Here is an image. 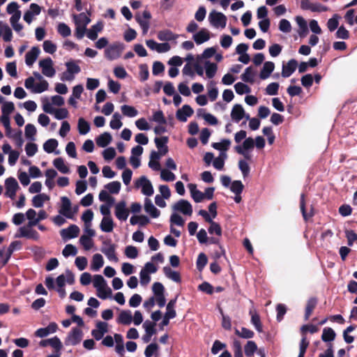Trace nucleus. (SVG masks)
Listing matches in <instances>:
<instances>
[{"label":"nucleus","instance_id":"1","mask_svg":"<svg viewBox=\"0 0 357 357\" xmlns=\"http://www.w3.org/2000/svg\"><path fill=\"white\" fill-rule=\"evenodd\" d=\"M100 251L107 257L109 261L117 262L119 258L116 255V245L112 243L110 238L104 240Z\"/></svg>","mask_w":357,"mask_h":357},{"label":"nucleus","instance_id":"2","mask_svg":"<svg viewBox=\"0 0 357 357\" xmlns=\"http://www.w3.org/2000/svg\"><path fill=\"white\" fill-rule=\"evenodd\" d=\"M208 20L215 27L225 28L227 24V17L222 13L213 10L209 13Z\"/></svg>","mask_w":357,"mask_h":357},{"label":"nucleus","instance_id":"3","mask_svg":"<svg viewBox=\"0 0 357 357\" xmlns=\"http://www.w3.org/2000/svg\"><path fill=\"white\" fill-rule=\"evenodd\" d=\"M53 62L50 57H47L39 61V66L42 68V73L48 77H52L55 75V70L53 68Z\"/></svg>","mask_w":357,"mask_h":357},{"label":"nucleus","instance_id":"4","mask_svg":"<svg viewBox=\"0 0 357 357\" xmlns=\"http://www.w3.org/2000/svg\"><path fill=\"white\" fill-rule=\"evenodd\" d=\"M137 187H142V192L146 196H151L153 192V188L151 181L145 176H141L136 182Z\"/></svg>","mask_w":357,"mask_h":357},{"label":"nucleus","instance_id":"5","mask_svg":"<svg viewBox=\"0 0 357 357\" xmlns=\"http://www.w3.org/2000/svg\"><path fill=\"white\" fill-rule=\"evenodd\" d=\"M123 50V45L115 44L111 45L105 51V57L110 61L116 59L121 56Z\"/></svg>","mask_w":357,"mask_h":357},{"label":"nucleus","instance_id":"6","mask_svg":"<svg viewBox=\"0 0 357 357\" xmlns=\"http://www.w3.org/2000/svg\"><path fill=\"white\" fill-rule=\"evenodd\" d=\"M6 195L11 199H14L16 191L19 188L17 180L13 177H9L5 181Z\"/></svg>","mask_w":357,"mask_h":357},{"label":"nucleus","instance_id":"7","mask_svg":"<svg viewBox=\"0 0 357 357\" xmlns=\"http://www.w3.org/2000/svg\"><path fill=\"white\" fill-rule=\"evenodd\" d=\"M173 209L187 215H191L192 213V206L191 204L185 199H180L173 206Z\"/></svg>","mask_w":357,"mask_h":357},{"label":"nucleus","instance_id":"8","mask_svg":"<svg viewBox=\"0 0 357 357\" xmlns=\"http://www.w3.org/2000/svg\"><path fill=\"white\" fill-rule=\"evenodd\" d=\"M61 200V206L59 211V213L68 219H73L70 200L67 197H62Z\"/></svg>","mask_w":357,"mask_h":357},{"label":"nucleus","instance_id":"9","mask_svg":"<svg viewBox=\"0 0 357 357\" xmlns=\"http://www.w3.org/2000/svg\"><path fill=\"white\" fill-rule=\"evenodd\" d=\"M130 211L126 208L125 201H121L115 206V216L119 220L125 221L127 220Z\"/></svg>","mask_w":357,"mask_h":357},{"label":"nucleus","instance_id":"10","mask_svg":"<svg viewBox=\"0 0 357 357\" xmlns=\"http://www.w3.org/2000/svg\"><path fill=\"white\" fill-rule=\"evenodd\" d=\"M66 66L67 68V73L72 75H67L66 73H63V77H61L62 80H71L73 79L74 74H77L81 71L80 67L73 61L67 62Z\"/></svg>","mask_w":357,"mask_h":357},{"label":"nucleus","instance_id":"11","mask_svg":"<svg viewBox=\"0 0 357 357\" xmlns=\"http://www.w3.org/2000/svg\"><path fill=\"white\" fill-rule=\"evenodd\" d=\"M193 113L194 111L190 105H184L181 109L177 110L176 117L178 121L185 122L187 121V118L191 116Z\"/></svg>","mask_w":357,"mask_h":357},{"label":"nucleus","instance_id":"12","mask_svg":"<svg viewBox=\"0 0 357 357\" xmlns=\"http://www.w3.org/2000/svg\"><path fill=\"white\" fill-rule=\"evenodd\" d=\"M82 338V331L78 328H73L70 333L68 336V339L66 342V344L71 345H77L79 344Z\"/></svg>","mask_w":357,"mask_h":357},{"label":"nucleus","instance_id":"13","mask_svg":"<svg viewBox=\"0 0 357 357\" xmlns=\"http://www.w3.org/2000/svg\"><path fill=\"white\" fill-rule=\"evenodd\" d=\"M297 66L298 61L294 59H290L286 65H282V76L283 77H290L294 73Z\"/></svg>","mask_w":357,"mask_h":357},{"label":"nucleus","instance_id":"14","mask_svg":"<svg viewBox=\"0 0 357 357\" xmlns=\"http://www.w3.org/2000/svg\"><path fill=\"white\" fill-rule=\"evenodd\" d=\"M39 344L43 347L50 345L53 347L56 352H59L62 348V343L57 336H54L50 339L43 340L40 342Z\"/></svg>","mask_w":357,"mask_h":357},{"label":"nucleus","instance_id":"15","mask_svg":"<svg viewBox=\"0 0 357 357\" xmlns=\"http://www.w3.org/2000/svg\"><path fill=\"white\" fill-rule=\"evenodd\" d=\"M79 228L75 225H71L66 229L61 231V236L63 239H70L78 236Z\"/></svg>","mask_w":357,"mask_h":357},{"label":"nucleus","instance_id":"16","mask_svg":"<svg viewBox=\"0 0 357 357\" xmlns=\"http://www.w3.org/2000/svg\"><path fill=\"white\" fill-rule=\"evenodd\" d=\"M58 329V326L55 322H51L47 327L38 328L35 335L37 337H44L49 334L54 333Z\"/></svg>","mask_w":357,"mask_h":357},{"label":"nucleus","instance_id":"17","mask_svg":"<svg viewBox=\"0 0 357 357\" xmlns=\"http://www.w3.org/2000/svg\"><path fill=\"white\" fill-rule=\"evenodd\" d=\"M20 232V235H16L17 237H25L27 238L37 241L40 238L38 232L33 229H28L24 227L19 229Z\"/></svg>","mask_w":357,"mask_h":357},{"label":"nucleus","instance_id":"18","mask_svg":"<svg viewBox=\"0 0 357 357\" xmlns=\"http://www.w3.org/2000/svg\"><path fill=\"white\" fill-rule=\"evenodd\" d=\"M245 116V110L240 104H236L233 106L231 112V118L233 121L238 123Z\"/></svg>","mask_w":357,"mask_h":357},{"label":"nucleus","instance_id":"19","mask_svg":"<svg viewBox=\"0 0 357 357\" xmlns=\"http://www.w3.org/2000/svg\"><path fill=\"white\" fill-rule=\"evenodd\" d=\"M40 49L38 47H33L25 55V62L29 66H31L37 59L39 54Z\"/></svg>","mask_w":357,"mask_h":357},{"label":"nucleus","instance_id":"20","mask_svg":"<svg viewBox=\"0 0 357 357\" xmlns=\"http://www.w3.org/2000/svg\"><path fill=\"white\" fill-rule=\"evenodd\" d=\"M317 303L318 300L316 297H311L307 300L304 314V319L305 321H307L309 319L312 312L316 308Z\"/></svg>","mask_w":357,"mask_h":357},{"label":"nucleus","instance_id":"21","mask_svg":"<svg viewBox=\"0 0 357 357\" xmlns=\"http://www.w3.org/2000/svg\"><path fill=\"white\" fill-rule=\"evenodd\" d=\"M103 26L102 22H98L86 31V36L92 40H96L98 38V33L103 29Z\"/></svg>","mask_w":357,"mask_h":357},{"label":"nucleus","instance_id":"22","mask_svg":"<svg viewBox=\"0 0 357 357\" xmlns=\"http://www.w3.org/2000/svg\"><path fill=\"white\" fill-rule=\"evenodd\" d=\"M144 209L146 213L153 218H156L159 217L160 212V211L153 204L151 199L146 198L144 200Z\"/></svg>","mask_w":357,"mask_h":357},{"label":"nucleus","instance_id":"23","mask_svg":"<svg viewBox=\"0 0 357 357\" xmlns=\"http://www.w3.org/2000/svg\"><path fill=\"white\" fill-rule=\"evenodd\" d=\"M193 39L197 45L202 44L210 39L209 31L206 29H202L193 35Z\"/></svg>","mask_w":357,"mask_h":357},{"label":"nucleus","instance_id":"24","mask_svg":"<svg viewBox=\"0 0 357 357\" xmlns=\"http://www.w3.org/2000/svg\"><path fill=\"white\" fill-rule=\"evenodd\" d=\"M275 68V64L272 61H266L264 63L263 68L261 69L259 77L261 79H266L270 77Z\"/></svg>","mask_w":357,"mask_h":357},{"label":"nucleus","instance_id":"25","mask_svg":"<svg viewBox=\"0 0 357 357\" xmlns=\"http://www.w3.org/2000/svg\"><path fill=\"white\" fill-rule=\"evenodd\" d=\"M178 35L174 33L169 29L160 31L158 33V38L162 41H170L176 40Z\"/></svg>","mask_w":357,"mask_h":357},{"label":"nucleus","instance_id":"26","mask_svg":"<svg viewBox=\"0 0 357 357\" xmlns=\"http://www.w3.org/2000/svg\"><path fill=\"white\" fill-rule=\"evenodd\" d=\"M249 314L251 316V323L255 326V329L259 332L263 331L260 317L255 310H250Z\"/></svg>","mask_w":357,"mask_h":357},{"label":"nucleus","instance_id":"27","mask_svg":"<svg viewBox=\"0 0 357 357\" xmlns=\"http://www.w3.org/2000/svg\"><path fill=\"white\" fill-rule=\"evenodd\" d=\"M112 140V137L110 133L105 132L96 138V144L100 147H106Z\"/></svg>","mask_w":357,"mask_h":357},{"label":"nucleus","instance_id":"28","mask_svg":"<svg viewBox=\"0 0 357 357\" xmlns=\"http://www.w3.org/2000/svg\"><path fill=\"white\" fill-rule=\"evenodd\" d=\"M114 227V221L112 217H103L100 227L104 232L112 231Z\"/></svg>","mask_w":357,"mask_h":357},{"label":"nucleus","instance_id":"29","mask_svg":"<svg viewBox=\"0 0 357 357\" xmlns=\"http://www.w3.org/2000/svg\"><path fill=\"white\" fill-rule=\"evenodd\" d=\"M300 208L302 213V215L305 222H307L310 218L314 215V213L312 211V208L311 209L310 213L306 211L305 208V194H301V200H300Z\"/></svg>","mask_w":357,"mask_h":357},{"label":"nucleus","instance_id":"30","mask_svg":"<svg viewBox=\"0 0 357 357\" xmlns=\"http://www.w3.org/2000/svg\"><path fill=\"white\" fill-rule=\"evenodd\" d=\"M206 70V75L208 78H213L218 70V66L215 63H212L210 61H206L204 63Z\"/></svg>","mask_w":357,"mask_h":357},{"label":"nucleus","instance_id":"31","mask_svg":"<svg viewBox=\"0 0 357 357\" xmlns=\"http://www.w3.org/2000/svg\"><path fill=\"white\" fill-rule=\"evenodd\" d=\"M132 321V317L130 310H123L119 314L118 322L123 325H130Z\"/></svg>","mask_w":357,"mask_h":357},{"label":"nucleus","instance_id":"32","mask_svg":"<svg viewBox=\"0 0 357 357\" xmlns=\"http://www.w3.org/2000/svg\"><path fill=\"white\" fill-rule=\"evenodd\" d=\"M50 197L44 193L34 196L32 199V205L36 208L43 207L44 202L48 201Z\"/></svg>","mask_w":357,"mask_h":357},{"label":"nucleus","instance_id":"33","mask_svg":"<svg viewBox=\"0 0 357 357\" xmlns=\"http://www.w3.org/2000/svg\"><path fill=\"white\" fill-rule=\"evenodd\" d=\"M163 272L165 276L167 277L168 278L176 282H181V278L180 273L176 271H172L170 267L165 266L163 268Z\"/></svg>","mask_w":357,"mask_h":357},{"label":"nucleus","instance_id":"34","mask_svg":"<svg viewBox=\"0 0 357 357\" xmlns=\"http://www.w3.org/2000/svg\"><path fill=\"white\" fill-rule=\"evenodd\" d=\"M336 334L333 328L326 327L323 330L321 340L325 342H331L335 340Z\"/></svg>","mask_w":357,"mask_h":357},{"label":"nucleus","instance_id":"35","mask_svg":"<svg viewBox=\"0 0 357 357\" xmlns=\"http://www.w3.org/2000/svg\"><path fill=\"white\" fill-rule=\"evenodd\" d=\"M104 264L103 257L100 254H95L91 261V269L98 271Z\"/></svg>","mask_w":357,"mask_h":357},{"label":"nucleus","instance_id":"36","mask_svg":"<svg viewBox=\"0 0 357 357\" xmlns=\"http://www.w3.org/2000/svg\"><path fill=\"white\" fill-rule=\"evenodd\" d=\"M53 164L54 167L63 174H68L70 172L69 167L65 165L62 158H56L54 160Z\"/></svg>","mask_w":357,"mask_h":357},{"label":"nucleus","instance_id":"37","mask_svg":"<svg viewBox=\"0 0 357 357\" xmlns=\"http://www.w3.org/2000/svg\"><path fill=\"white\" fill-rule=\"evenodd\" d=\"M74 21L75 24H79L86 27L87 24L91 22V19L86 15L84 13H81L79 15H74Z\"/></svg>","mask_w":357,"mask_h":357},{"label":"nucleus","instance_id":"38","mask_svg":"<svg viewBox=\"0 0 357 357\" xmlns=\"http://www.w3.org/2000/svg\"><path fill=\"white\" fill-rule=\"evenodd\" d=\"M257 345L252 340L248 341L244 347L245 354L247 357L253 356L255 353L257 351Z\"/></svg>","mask_w":357,"mask_h":357},{"label":"nucleus","instance_id":"39","mask_svg":"<svg viewBox=\"0 0 357 357\" xmlns=\"http://www.w3.org/2000/svg\"><path fill=\"white\" fill-rule=\"evenodd\" d=\"M296 23L298 24L300 31L299 35L301 37L305 36L308 32L307 25L306 21L301 16H297L296 17Z\"/></svg>","mask_w":357,"mask_h":357},{"label":"nucleus","instance_id":"40","mask_svg":"<svg viewBox=\"0 0 357 357\" xmlns=\"http://www.w3.org/2000/svg\"><path fill=\"white\" fill-rule=\"evenodd\" d=\"M93 286L98 291H101V289L107 287V282L101 275H95L93 276Z\"/></svg>","mask_w":357,"mask_h":357},{"label":"nucleus","instance_id":"41","mask_svg":"<svg viewBox=\"0 0 357 357\" xmlns=\"http://www.w3.org/2000/svg\"><path fill=\"white\" fill-rule=\"evenodd\" d=\"M58 144L56 139H49L43 144V149L45 152L51 153L54 151Z\"/></svg>","mask_w":357,"mask_h":357},{"label":"nucleus","instance_id":"42","mask_svg":"<svg viewBox=\"0 0 357 357\" xmlns=\"http://www.w3.org/2000/svg\"><path fill=\"white\" fill-rule=\"evenodd\" d=\"M77 127L80 135H86L90 131V124L84 118L79 119Z\"/></svg>","mask_w":357,"mask_h":357},{"label":"nucleus","instance_id":"43","mask_svg":"<svg viewBox=\"0 0 357 357\" xmlns=\"http://www.w3.org/2000/svg\"><path fill=\"white\" fill-rule=\"evenodd\" d=\"M235 334L238 337L244 339H250L252 338L255 335V333L245 327H242L241 331L237 328H235Z\"/></svg>","mask_w":357,"mask_h":357},{"label":"nucleus","instance_id":"44","mask_svg":"<svg viewBox=\"0 0 357 357\" xmlns=\"http://www.w3.org/2000/svg\"><path fill=\"white\" fill-rule=\"evenodd\" d=\"M231 142L228 139H223L220 142H214L212 144V147L216 150L226 151L229 149Z\"/></svg>","mask_w":357,"mask_h":357},{"label":"nucleus","instance_id":"45","mask_svg":"<svg viewBox=\"0 0 357 357\" xmlns=\"http://www.w3.org/2000/svg\"><path fill=\"white\" fill-rule=\"evenodd\" d=\"M254 72L251 66L248 67L241 75V79L245 82L252 84L254 82Z\"/></svg>","mask_w":357,"mask_h":357},{"label":"nucleus","instance_id":"46","mask_svg":"<svg viewBox=\"0 0 357 357\" xmlns=\"http://www.w3.org/2000/svg\"><path fill=\"white\" fill-rule=\"evenodd\" d=\"M121 183L117 181L110 182L105 186L111 194H118L121 190Z\"/></svg>","mask_w":357,"mask_h":357},{"label":"nucleus","instance_id":"47","mask_svg":"<svg viewBox=\"0 0 357 357\" xmlns=\"http://www.w3.org/2000/svg\"><path fill=\"white\" fill-rule=\"evenodd\" d=\"M15 109V105L13 102H6L1 107V116L9 117L10 114H11Z\"/></svg>","mask_w":357,"mask_h":357},{"label":"nucleus","instance_id":"48","mask_svg":"<svg viewBox=\"0 0 357 357\" xmlns=\"http://www.w3.org/2000/svg\"><path fill=\"white\" fill-rule=\"evenodd\" d=\"M310 342L307 340L306 335L302 336L299 344V354L298 357H304L306 350L309 346Z\"/></svg>","mask_w":357,"mask_h":357},{"label":"nucleus","instance_id":"49","mask_svg":"<svg viewBox=\"0 0 357 357\" xmlns=\"http://www.w3.org/2000/svg\"><path fill=\"white\" fill-rule=\"evenodd\" d=\"M121 112L123 115L128 117H134L137 115V110L132 106L124 105L121 106Z\"/></svg>","mask_w":357,"mask_h":357},{"label":"nucleus","instance_id":"50","mask_svg":"<svg viewBox=\"0 0 357 357\" xmlns=\"http://www.w3.org/2000/svg\"><path fill=\"white\" fill-rule=\"evenodd\" d=\"M123 123L121 121V115L119 113L116 112L113 114L112 119L109 123L110 127L114 130H118L122 126Z\"/></svg>","mask_w":357,"mask_h":357},{"label":"nucleus","instance_id":"51","mask_svg":"<svg viewBox=\"0 0 357 357\" xmlns=\"http://www.w3.org/2000/svg\"><path fill=\"white\" fill-rule=\"evenodd\" d=\"M139 80L141 82H145L149 77V67L146 63H143L139 66Z\"/></svg>","mask_w":357,"mask_h":357},{"label":"nucleus","instance_id":"52","mask_svg":"<svg viewBox=\"0 0 357 357\" xmlns=\"http://www.w3.org/2000/svg\"><path fill=\"white\" fill-rule=\"evenodd\" d=\"M244 188V185L241 181H234L231 183L230 187L231 191H232L236 195H239L242 193Z\"/></svg>","mask_w":357,"mask_h":357},{"label":"nucleus","instance_id":"53","mask_svg":"<svg viewBox=\"0 0 357 357\" xmlns=\"http://www.w3.org/2000/svg\"><path fill=\"white\" fill-rule=\"evenodd\" d=\"M48 82L45 79H42L40 83L37 84L33 89L32 92L35 93H40L48 89Z\"/></svg>","mask_w":357,"mask_h":357},{"label":"nucleus","instance_id":"54","mask_svg":"<svg viewBox=\"0 0 357 357\" xmlns=\"http://www.w3.org/2000/svg\"><path fill=\"white\" fill-rule=\"evenodd\" d=\"M36 128L33 124L28 123L25 126V136L27 139L34 140V136L36 135Z\"/></svg>","mask_w":357,"mask_h":357},{"label":"nucleus","instance_id":"55","mask_svg":"<svg viewBox=\"0 0 357 357\" xmlns=\"http://www.w3.org/2000/svg\"><path fill=\"white\" fill-rule=\"evenodd\" d=\"M208 259L206 255L204 253H200L198 255L196 263L197 270L199 271H202L204 266L206 265Z\"/></svg>","mask_w":357,"mask_h":357},{"label":"nucleus","instance_id":"56","mask_svg":"<svg viewBox=\"0 0 357 357\" xmlns=\"http://www.w3.org/2000/svg\"><path fill=\"white\" fill-rule=\"evenodd\" d=\"M58 33L63 37H68L71 34L70 28L65 23H59L57 28Z\"/></svg>","mask_w":357,"mask_h":357},{"label":"nucleus","instance_id":"57","mask_svg":"<svg viewBox=\"0 0 357 357\" xmlns=\"http://www.w3.org/2000/svg\"><path fill=\"white\" fill-rule=\"evenodd\" d=\"M339 16L337 14H335L333 17L330 18L327 22V27L330 31H334L339 25L338 22Z\"/></svg>","mask_w":357,"mask_h":357},{"label":"nucleus","instance_id":"58","mask_svg":"<svg viewBox=\"0 0 357 357\" xmlns=\"http://www.w3.org/2000/svg\"><path fill=\"white\" fill-rule=\"evenodd\" d=\"M236 92L239 95H243V93H248L250 92V88L245 84L242 82H237L234 85Z\"/></svg>","mask_w":357,"mask_h":357},{"label":"nucleus","instance_id":"59","mask_svg":"<svg viewBox=\"0 0 357 357\" xmlns=\"http://www.w3.org/2000/svg\"><path fill=\"white\" fill-rule=\"evenodd\" d=\"M227 158L225 153H222L220 156L215 158L213 162V167L218 170H221L224 167L225 159Z\"/></svg>","mask_w":357,"mask_h":357},{"label":"nucleus","instance_id":"60","mask_svg":"<svg viewBox=\"0 0 357 357\" xmlns=\"http://www.w3.org/2000/svg\"><path fill=\"white\" fill-rule=\"evenodd\" d=\"M93 218V212L91 209H87L82 215V220L84 222L86 227L91 226V222Z\"/></svg>","mask_w":357,"mask_h":357},{"label":"nucleus","instance_id":"61","mask_svg":"<svg viewBox=\"0 0 357 357\" xmlns=\"http://www.w3.org/2000/svg\"><path fill=\"white\" fill-rule=\"evenodd\" d=\"M210 227L208 228V232L211 234H215L216 235L220 236L222 235V228L220 225L212 220V222H209Z\"/></svg>","mask_w":357,"mask_h":357},{"label":"nucleus","instance_id":"62","mask_svg":"<svg viewBox=\"0 0 357 357\" xmlns=\"http://www.w3.org/2000/svg\"><path fill=\"white\" fill-rule=\"evenodd\" d=\"M77 253V250L75 246L72 244H68L65 246L62 251V254L65 257H68L70 255L75 256Z\"/></svg>","mask_w":357,"mask_h":357},{"label":"nucleus","instance_id":"63","mask_svg":"<svg viewBox=\"0 0 357 357\" xmlns=\"http://www.w3.org/2000/svg\"><path fill=\"white\" fill-rule=\"evenodd\" d=\"M125 255L130 259H135L138 256V250L133 245H128L125 249Z\"/></svg>","mask_w":357,"mask_h":357},{"label":"nucleus","instance_id":"64","mask_svg":"<svg viewBox=\"0 0 357 357\" xmlns=\"http://www.w3.org/2000/svg\"><path fill=\"white\" fill-rule=\"evenodd\" d=\"M159 349V346L156 343H151L149 344L144 351V355L146 357H151L154 353Z\"/></svg>","mask_w":357,"mask_h":357}]
</instances>
